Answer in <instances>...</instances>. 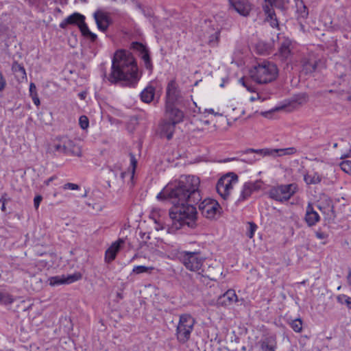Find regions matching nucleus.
I'll return each mask as SVG.
<instances>
[{"mask_svg":"<svg viewBox=\"0 0 351 351\" xmlns=\"http://www.w3.org/2000/svg\"><path fill=\"white\" fill-rule=\"evenodd\" d=\"M141 58V59L143 60L146 69L149 70L152 69V63L151 61V58L149 53V50L147 49L146 51H143V53L139 55Z\"/></svg>","mask_w":351,"mask_h":351,"instance_id":"obj_36","label":"nucleus"},{"mask_svg":"<svg viewBox=\"0 0 351 351\" xmlns=\"http://www.w3.org/2000/svg\"><path fill=\"white\" fill-rule=\"evenodd\" d=\"M199 184V178L195 176H181L157 195L158 200H169L173 205L169 210L173 228L178 230L185 225L193 226L197 218L195 205L202 198Z\"/></svg>","mask_w":351,"mask_h":351,"instance_id":"obj_1","label":"nucleus"},{"mask_svg":"<svg viewBox=\"0 0 351 351\" xmlns=\"http://www.w3.org/2000/svg\"><path fill=\"white\" fill-rule=\"evenodd\" d=\"M302 8L303 10L301 11V14L302 17H305L308 15L307 8L304 5H303Z\"/></svg>","mask_w":351,"mask_h":351,"instance_id":"obj_54","label":"nucleus"},{"mask_svg":"<svg viewBox=\"0 0 351 351\" xmlns=\"http://www.w3.org/2000/svg\"><path fill=\"white\" fill-rule=\"evenodd\" d=\"M42 196L40 195H36L34 199V206L36 209H38L39 207V205L42 201Z\"/></svg>","mask_w":351,"mask_h":351,"instance_id":"obj_48","label":"nucleus"},{"mask_svg":"<svg viewBox=\"0 0 351 351\" xmlns=\"http://www.w3.org/2000/svg\"><path fill=\"white\" fill-rule=\"evenodd\" d=\"M206 124H208L209 122L208 121H205Z\"/></svg>","mask_w":351,"mask_h":351,"instance_id":"obj_63","label":"nucleus"},{"mask_svg":"<svg viewBox=\"0 0 351 351\" xmlns=\"http://www.w3.org/2000/svg\"><path fill=\"white\" fill-rule=\"evenodd\" d=\"M12 70L15 73L18 81H22L27 79L26 71L23 66L14 62L12 66Z\"/></svg>","mask_w":351,"mask_h":351,"instance_id":"obj_29","label":"nucleus"},{"mask_svg":"<svg viewBox=\"0 0 351 351\" xmlns=\"http://www.w3.org/2000/svg\"><path fill=\"white\" fill-rule=\"evenodd\" d=\"M259 343L261 351H276L277 348L276 340L273 337H265Z\"/></svg>","mask_w":351,"mask_h":351,"instance_id":"obj_28","label":"nucleus"},{"mask_svg":"<svg viewBox=\"0 0 351 351\" xmlns=\"http://www.w3.org/2000/svg\"><path fill=\"white\" fill-rule=\"evenodd\" d=\"M248 226H249V228H248V230L246 234L249 238H252L254 237V232L257 228V226L253 222H249Z\"/></svg>","mask_w":351,"mask_h":351,"instance_id":"obj_42","label":"nucleus"},{"mask_svg":"<svg viewBox=\"0 0 351 351\" xmlns=\"http://www.w3.org/2000/svg\"><path fill=\"white\" fill-rule=\"evenodd\" d=\"M347 100L351 102V94L349 96H348Z\"/></svg>","mask_w":351,"mask_h":351,"instance_id":"obj_58","label":"nucleus"},{"mask_svg":"<svg viewBox=\"0 0 351 351\" xmlns=\"http://www.w3.org/2000/svg\"><path fill=\"white\" fill-rule=\"evenodd\" d=\"M80 30L82 35L91 42H95L97 40V35L90 31L87 24H82Z\"/></svg>","mask_w":351,"mask_h":351,"instance_id":"obj_32","label":"nucleus"},{"mask_svg":"<svg viewBox=\"0 0 351 351\" xmlns=\"http://www.w3.org/2000/svg\"><path fill=\"white\" fill-rule=\"evenodd\" d=\"M342 171L346 173L351 174V160H344L340 163Z\"/></svg>","mask_w":351,"mask_h":351,"instance_id":"obj_39","label":"nucleus"},{"mask_svg":"<svg viewBox=\"0 0 351 351\" xmlns=\"http://www.w3.org/2000/svg\"><path fill=\"white\" fill-rule=\"evenodd\" d=\"M204 112H208V113H210V114H213L215 115H220L219 113H216L214 112V110L212 109V108H210V109H205L204 110Z\"/></svg>","mask_w":351,"mask_h":351,"instance_id":"obj_55","label":"nucleus"},{"mask_svg":"<svg viewBox=\"0 0 351 351\" xmlns=\"http://www.w3.org/2000/svg\"><path fill=\"white\" fill-rule=\"evenodd\" d=\"M80 97H81L82 98H83V97H84L83 94H80Z\"/></svg>","mask_w":351,"mask_h":351,"instance_id":"obj_62","label":"nucleus"},{"mask_svg":"<svg viewBox=\"0 0 351 351\" xmlns=\"http://www.w3.org/2000/svg\"><path fill=\"white\" fill-rule=\"evenodd\" d=\"M57 178H58V177H57L56 176H53L50 177L49 178H48L47 180H46L45 181V184L46 185H47V186H48V185H49V184H50V183H51L52 181H53L54 180H56V179H57Z\"/></svg>","mask_w":351,"mask_h":351,"instance_id":"obj_52","label":"nucleus"},{"mask_svg":"<svg viewBox=\"0 0 351 351\" xmlns=\"http://www.w3.org/2000/svg\"><path fill=\"white\" fill-rule=\"evenodd\" d=\"M29 95L32 99V101L34 102V104L36 106H38L40 104V99L38 98V93L36 92V85L34 84V83H30V85H29Z\"/></svg>","mask_w":351,"mask_h":351,"instance_id":"obj_34","label":"nucleus"},{"mask_svg":"<svg viewBox=\"0 0 351 351\" xmlns=\"http://www.w3.org/2000/svg\"><path fill=\"white\" fill-rule=\"evenodd\" d=\"M237 182V175L234 173H228L218 180L216 185L217 191L223 199H227L233 189V186Z\"/></svg>","mask_w":351,"mask_h":351,"instance_id":"obj_6","label":"nucleus"},{"mask_svg":"<svg viewBox=\"0 0 351 351\" xmlns=\"http://www.w3.org/2000/svg\"><path fill=\"white\" fill-rule=\"evenodd\" d=\"M48 152L53 154H65L64 137L54 141L49 147Z\"/></svg>","mask_w":351,"mask_h":351,"instance_id":"obj_26","label":"nucleus"},{"mask_svg":"<svg viewBox=\"0 0 351 351\" xmlns=\"http://www.w3.org/2000/svg\"><path fill=\"white\" fill-rule=\"evenodd\" d=\"M165 116L167 120L178 124L183 121L184 113L182 110L177 108L175 104H166Z\"/></svg>","mask_w":351,"mask_h":351,"instance_id":"obj_14","label":"nucleus"},{"mask_svg":"<svg viewBox=\"0 0 351 351\" xmlns=\"http://www.w3.org/2000/svg\"><path fill=\"white\" fill-rule=\"evenodd\" d=\"M337 300L339 303L342 304H345L348 306V302L351 301V298L342 294V295H339L337 297Z\"/></svg>","mask_w":351,"mask_h":351,"instance_id":"obj_43","label":"nucleus"},{"mask_svg":"<svg viewBox=\"0 0 351 351\" xmlns=\"http://www.w3.org/2000/svg\"><path fill=\"white\" fill-rule=\"evenodd\" d=\"M93 18L98 29L103 32H106L108 27L112 23L110 13L102 10H99L95 11L93 13Z\"/></svg>","mask_w":351,"mask_h":351,"instance_id":"obj_10","label":"nucleus"},{"mask_svg":"<svg viewBox=\"0 0 351 351\" xmlns=\"http://www.w3.org/2000/svg\"><path fill=\"white\" fill-rule=\"evenodd\" d=\"M240 81L242 82V84L246 87V88L247 89V90H249L250 92H254V89L251 87V86H249L247 85L246 82H245L244 79L243 78H241L240 80Z\"/></svg>","mask_w":351,"mask_h":351,"instance_id":"obj_51","label":"nucleus"},{"mask_svg":"<svg viewBox=\"0 0 351 351\" xmlns=\"http://www.w3.org/2000/svg\"><path fill=\"white\" fill-rule=\"evenodd\" d=\"M180 93L175 81H171L166 90V104H175L179 101Z\"/></svg>","mask_w":351,"mask_h":351,"instance_id":"obj_15","label":"nucleus"},{"mask_svg":"<svg viewBox=\"0 0 351 351\" xmlns=\"http://www.w3.org/2000/svg\"><path fill=\"white\" fill-rule=\"evenodd\" d=\"M104 75L111 84L125 86H134L141 78L134 56L125 50H119L114 53L110 73Z\"/></svg>","mask_w":351,"mask_h":351,"instance_id":"obj_2","label":"nucleus"},{"mask_svg":"<svg viewBox=\"0 0 351 351\" xmlns=\"http://www.w3.org/2000/svg\"><path fill=\"white\" fill-rule=\"evenodd\" d=\"M295 101L300 104H304L307 101V95L304 93L299 95L297 96Z\"/></svg>","mask_w":351,"mask_h":351,"instance_id":"obj_46","label":"nucleus"},{"mask_svg":"<svg viewBox=\"0 0 351 351\" xmlns=\"http://www.w3.org/2000/svg\"><path fill=\"white\" fill-rule=\"evenodd\" d=\"M322 177L317 172L313 174H306L304 176V180L307 184H316L321 182Z\"/></svg>","mask_w":351,"mask_h":351,"instance_id":"obj_31","label":"nucleus"},{"mask_svg":"<svg viewBox=\"0 0 351 351\" xmlns=\"http://www.w3.org/2000/svg\"><path fill=\"white\" fill-rule=\"evenodd\" d=\"M293 49V43L291 40L285 38L280 43L278 49L279 56L282 60H287L291 56Z\"/></svg>","mask_w":351,"mask_h":351,"instance_id":"obj_20","label":"nucleus"},{"mask_svg":"<svg viewBox=\"0 0 351 351\" xmlns=\"http://www.w3.org/2000/svg\"><path fill=\"white\" fill-rule=\"evenodd\" d=\"M132 48L139 52V55L147 49V48L144 45L138 42H133L132 43Z\"/></svg>","mask_w":351,"mask_h":351,"instance_id":"obj_40","label":"nucleus"},{"mask_svg":"<svg viewBox=\"0 0 351 351\" xmlns=\"http://www.w3.org/2000/svg\"><path fill=\"white\" fill-rule=\"evenodd\" d=\"M248 149H247L246 150L243 151L242 152V156H243L244 157L242 158V160L245 162H247V163H250V164H252L254 163L255 161L258 160V158H256V154L261 156L259 154L256 153V152H254V153H247L246 151Z\"/></svg>","mask_w":351,"mask_h":351,"instance_id":"obj_35","label":"nucleus"},{"mask_svg":"<svg viewBox=\"0 0 351 351\" xmlns=\"http://www.w3.org/2000/svg\"><path fill=\"white\" fill-rule=\"evenodd\" d=\"M315 236L319 239H325L328 237V234L320 230L315 232Z\"/></svg>","mask_w":351,"mask_h":351,"instance_id":"obj_49","label":"nucleus"},{"mask_svg":"<svg viewBox=\"0 0 351 351\" xmlns=\"http://www.w3.org/2000/svg\"><path fill=\"white\" fill-rule=\"evenodd\" d=\"M81 278L82 274L80 273H75L68 276L62 275L52 276L48 279V281L51 286H58L64 284H71Z\"/></svg>","mask_w":351,"mask_h":351,"instance_id":"obj_13","label":"nucleus"},{"mask_svg":"<svg viewBox=\"0 0 351 351\" xmlns=\"http://www.w3.org/2000/svg\"><path fill=\"white\" fill-rule=\"evenodd\" d=\"M302 72L304 74H311L324 67V62L316 58L313 55H308L301 60Z\"/></svg>","mask_w":351,"mask_h":351,"instance_id":"obj_8","label":"nucleus"},{"mask_svg":"<svg viewBox=\"0 0 351 351\" xmlns=\"http://www.w3.org/2000/svg\"><path fill=\"white\" fill-rule=\"evenodd\" d=\"M79 124L82 129L86 130L89 126V121L86 116L82 115L79 119Z\"/></svg>","mask_w":351,"mask_h":351,"instance_id":"obj_41","label":"nucleus"},{"mask_svg":"<svg viewBox=\"0 0 351 351\" xmlns=\"http://www.w3.org/2000/svg\"><path fill=\"white\" fill-rule=\"evenodd\" d=\"M263 9L267 15V19L270 20L271 25L274 27L278 25L276 14L274 10V2L271 0H265Z\"/></svg>","mask_w":351,"mask_h":351,"instance_id":"obj_18","label":"nucleus"},{"mask_svg":"<svg viewBox=\"0 0 351 351\" xmlns=\"http://www.w3.org/2000/svg\"><path fill=\"white\" fill-rule=\"evenodd\" d=\"M130 165L132 169V173H134L135 169L136 167V165H137V160L135 158L134 155L132 153L130 154Z\"/></svg>","mask_w":351,"mask_h":351,"instance_id":"obj_45","label":"nucleus"},{"mask_svg":"<svg viewBox=\"0 0 351 351\" xmlns=\"http://www.w3.org/2000/svg\"><path fill=\"white\" fill-rule=\"evenodd\" d=\"M250 99L251 101H256L257 99H261V101H264L265 100V99L262 98L259 94H256V95L255 97H254V96L251 97Z\"/></svg>","mask_w":351,"mask_h":351,"instance_id":"obj_53","label":"nucleus"},{"mask_svg":"<svg viewBox=\"0 0 351 351\" xmlns=\"http://www.w3.org/2000/svg\"><path fill=\"white\" fill-rule=\"evenodd\" d=\"M155 95V88L152 86H147L141 93V100L145 103H150Z\"/></svg>","mask_w":351,"mask_h":351,"instance_id":"obj_30","label":"nucleus"},{"mask_svg":"<svg viewBox=\"0 0 351 351\" xmlns=\"http://www.w3.org/2000/svg\"><path fill=\"white\" fill-rule=\"evenodd\" d=\"M260 188L258 182H245L243 186L241 195L238 201H243L249 197L253 191L258 190Z\"/></svg>","mask_w":351,"mask_h":351,"instance_id":"obj_22","label":"nucleus"},{"mask_svg":"<svg viewBox=\"0 0 351 351\" xmlns=\"http://www.w3.org/2000/svg\"><path fill=\"white\" fill-rule=\"evenodd\" d=\"M298 191V185L295 183L280 184L273 186L268 192L269 197L277 202L288 201Z\"/></svg>","mask_w":351,"mask_h":351,"instance_id":"obj_5","label":"nucleus"},{"mask_svg":"<svg viewBox=\"0 0 351 351\" xmlns=\"http://www.w3.org/2000/svg\"><path fill=\"white\" fill-rule=\"evenodd\" d=\"M206 28L205 30V33L203 36L208 39V43L211 47H215L217 45L220 36V27H204Z\"/></svg>","mask_w":351,"mask_h":351,"instance_id":"obj_16","label":"nucleus"},{"mask_svg":"<svg viewBox=\"0 0 351 351\" xmlns=\"http://www.w3.org/2000/svg\"><path fill=\"white\" fill-rule=\"evenodd\" d=\"M348 282L350 285H351V270L349 271L348 275L347 276Z\"/></svg>","mask_w":351,"mask_h":351,"instance_id":"obj_57","label":"nucleus"},{"mask_svg":"<svg viewBox=\"0 0 351 351\" xmlns=\"http://www.w3.org/2000/svg\"><path fill=\"white\" fill-rule=\"evenodd\" d=\"M230 9H233L242 16H249L252 5L248 0H228Z\"/></svg>","mask_w":351,"mask_h":351,"instance_id":"obj_12","label":"nucleus"},{"mask_svg":"<svg viewBox=\"0 0 351 351\" xmlns=\"http://www.w3.org/2000/svg\"><path fill=\"white\" fill-rule=\"evenodd\" d=\"M237 302L239 300L234 290L229 289L218 298L217 304L219 306H228Z\"/></svg>","mask_w":351,"mask_h":351,"instance_id":"obj_17","label":"nucleus"},{"mask_svg":"<svg viewBox=\"0 0 351 351\" xmlns=\"http://www.w3.org/2000/svg\"><path fill=\"white\" fill-rule=\"evenodd\" d=\"M204 25L211 27H219L221 30L223 28H227L228 23L225 19V14L221 13L214 16L213 20H210L208 22L205 21Z\"/></svg>","mask_w":351,"mask_h":351,"instance_id":"obj_23","label":"nucleus"},{"mask_svg":"<svg viewBox=\"0 0 351 351\" xmlns=\"http://www.w3.org/2000/svg\"><path fill=\"white\" fill-rule=\"evenodd\" d=\"M5 194L2 195L1 199H0V202H2V206H1V210L3 212H5Z\"/></svg>","mask_w":351,"mask_h":351,"instance_id":"obj_50","label":"nucleus"},{"mask_svg":"<svg viewBox=\"0 0 351 351\" xmlns=\"http://www.w3.org/2000/svg\"><path fill=\"white\" fill-rule=\"evenodd\" d=\"M304 219L308 226L315 225L320 219L319 214L313 209L311 203L306 207Z\"/></svg>","mask_w":351,"mask_h":351,"instance_id":"obj_21","label":"nucleus"},{"mask_svg":"<svg viewBox=\"0 0 351 351\" xmlns=\"http://www.w3.org/2000/svg\"><path fill=\"white\" fill-rule=\"evenodd\" d=\"M338 147V144L337 143L333 144V148H337Z\"/></svg>","mask_w":351,"mask_h":351,"instance_id":"obj_59","label":"nucleus"},{"mask_svg":"<svg viewBox=\"0 0 351 351\" xmlns=\"http://www.w3.org/2000/svg\"><path fill=\"white\" fill-rule=\"evenodd\" d=\"M123 243L122 239H119L117 242H114L112 245L106 251L105 253V261L108 263L112 261L116 256L117 253L120 249L121 244Z\"/></svg>","mask_w":351,"mask_h":351,"instance_id":"obj_27","label":"nucleus"},{"mask_svg":"<svg viewBox=\"0 0 351 351\" xmlns=\"http://www.w3.org/2000/svg\"><path fill=\"white\" fill-rule=\"evenodd\" d=\"M176 125L173 122L165 120L160 125L161 136L166 137L168 140L171 139L175 131Z\"/></svg>","mask_w":351,"mask_h":351,"instance_id":"obj_25","label":"nucleus"},{"mask_svg":"<svg viewBox=\"0 0 351 351\" xmlns=\"http://www.w3.org/2000/svg\"><path fill=\"white\" fill-rule=\"evenodd\" d=\"M154 269L155 268L152 266L138 265L134 267L132 272L136 274H141L143 273L152 274Z\"/></svg>","mask_w":351,"mask_h":351,"instance_id":"obj_33","label":"nucleus"},{"mask_svg":"<svg viewBox=\"0 0 351 351\" xmlns=\"http://www.w3.org/2000/svg\"><path fill=\"white\" fill-rule=\"evenodd\" d=\"M62 188L64 190H67V189H69V190H78L80 189V186H79V185H77L76 184L68 182V183L64 184Z\"/></svg>","mask_w":351,"mask_h":351,"instance_id":"obj_44","label":"nucleus"},{"mask_svg":"<svg viewBox=\"0 0 351 351\" xmlns=\"http://www.w3.org/2000/svg\"><path fill=\"white\" fill-rule=\"evenodd\" d=\"M195 324V319L191 315L186 313L180 315L176 332L179 343L184 344L190 339Z\"/></svg>","mask_w":351,"mask_h":351,"instance_id":"obj_4","label":"nucleus"},{"mask_svg":"<svg viewBox=\"0 0 351 351\" xmlns=\"http://www.w3.org/2000/svg\"><path fill=\"white\" fill-rule=\"evenodd\" d=\"M14 302L11 295L0 291V302L4 304H10Z\"/></svg>","mask_w":351,"mask_h":351,"instance_id":"obj_38","label":"nucleus"},{"mask_svg":"<svg viewBox=\"0 0 351 351\" xmlns=\"http://www.w3.org/2000/svg\"><path fill=\"white\" fill-rule=\"evenodd\" d=\"M180 259L186 268L193 271H199L204 261L199 253L191 252H182Z\"/></svg>","mask_w":351,"mask_h":351,"instance_id":"obj_7","label":"nucleus"},{"mask_svg":"<svg viewBox=\"0 0 351 351\" xmlns=\"http://www.w3.org/2000/svg\"><path fill=\"white\" fill-rule=\"evenodd\" d=\"M220 206L219 203L213 199L207 198L204 199L199 204V210L203 216L206 218H213L219 211Z\"/></svg>","mask_w":351,"mask_h":351,"instance_id":"obj_9","label":"nucleus"},{"mask_svg":"<svg viewBox=\"0 0 351 351\" xmlns=\"http://www.w3.org/2000/svg\"><path fill=\"white\" fill-rule=\"evenodd\" d=\"M65 154L75 156H82L80 147L76 145L74 142L66 137H64Z\"/></svg>","mask_w":351,"mask_h":351,"instance_id":"obj_24","label":"nucleus"},{"mask_svg":"<svg viewBox=\"0 0 351 351\" xmlns=\"http://www.w3.org/2000/svg\"><path fill=\"white\" fill-rule=\"evenodd\" d=\"M247 153H254L256 152L261 156H285V155H292L296 152V149L293 147L284 148V149H248L246 151Z\"/></svg>","mask_w":351,"mask_h":351,"instance_id":"obj_11","label":"nucleus"},{"mask_svg":"<svg viewBox=\"0 0 351 351\" xmlns=\"http://www.w3.org/2000/svg\"><path fill=\"white\" fill-rule=\"evenodd\" d=\"M6 86V80L0 71V91H2Z\"/></svg>","mask_w":351,"mask_h":351,"instance_id":"obj_47","label":"nucleus"},{"mask_svg":"<svg viewBox=\"0 0 351 351\" xmlns=\"http://www.w3.org/2000/svg\"><path fill=\"white\" fill-rule=\"evenodd\" d=\"M318 208L320 210H322V207L320 205L318 206Z\"/></svg>","mask_w":351,"mask_h":351,"instance_id":"obj_61","label":"nucleus"},{"mask_svg":"<svg viewBox=\"0 0 351 351\" xmlns=\"http://www.w3.org/2000/svg\"><path fill=\"white\" fill-rule=\"evenodd\" d=\"M291 328L296 332H300L302 330V322L300 319H295L290 322Z\"/></svg>","mask_w":351,"mask_h":351,"instance_id":"obj_37","label":"nucleus"},{"mask_svg":"<svg viewBox=\"0 0 351 351\" xmlns=\"http://www.w3.org/2000/svg\"><path fill=\"white\" fill-rule=\"evenodd\" d=\"M328 211H331L332 213L333 212V206L331 205V201L330 200H328Z\"/></svg>","mask_w":351,"mask_h":351,"instance_id":"obj_56","label":"nucleus"},{"mask_svg":"<svg viewBox=\"0 0 351 351\" xmlns=\"http://www.w3.org/2000/svg\"><path fill=\"white\" fill-rule=\"evenodd\" d=\"M69 24L77 25L78 27L80 29V27L82 24H86L85 23V16L80 13H73V14L66 17L60 24V27L62 28H65L66 26Z\"/></svg>","mask_w":351,"mask_h":351,"instance_id":"obj_19","label":"nucleus"},{"mask_svg":"<svg viewBox=\"0 0 351 351\" xmlns=\"http://www.w3.org/2000/svg\"><path fill=\"white\" fill-rule=\"evenodd\" d=\"M346 157H348V156H347V155H344V156H342L341 157V158L342 159V158H346Z\"/></svg>","mask_w":351,"mask_h":351,"instance_id":"obj_60","label":"nucleus"},{"mask_svg":"<svg viewBox=\"0 0 351 351\" xmlns=\"http://www.w3.org/2000/svg\"><path fill=\"white\" fill-rule=\"evenodd\" d=\"M278 75L277 66L272 62L263 60L250 70V77L258 84H267L275 80Z\"/></svg>","mask_w":351,"mask_h":351,"instance_id":"obj_3","label":"nucleus"}]
</instances>
